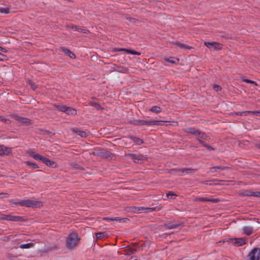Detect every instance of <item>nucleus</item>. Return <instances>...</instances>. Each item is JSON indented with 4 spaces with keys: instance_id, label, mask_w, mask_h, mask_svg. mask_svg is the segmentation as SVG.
<instances>
[{
    "instance_id": "47",
    "label": "nucleus",
    "mask_w": 260,
    "mask_h": 260,
    "mask_svg": "<svg viewBox=\"0 0 260 260\" xmlns=\"http://www.w3.org/2000/svg\"><path fill=\"white\" fill-rule=\"evenodd\" d=\"M258 147L260 148V144L258 145Z\"/></svg>"
},
{
    "instance_id": "43",
    "label": "nucleus",
    "mask_w": 260,
    "mask_h": 260,
    "mask_svg": "<svg viewBox=\"0 0 260 260\" xmlns=\"http://www.w3.org/2000/svg\"><path fill=\"white\" fill-rule=\"evenodd\" d=\"M0 50L3 51V52H6L7 50L6 49L2 48V47H0Z\"/></svg>"
},
{
    "instance_id": "38",
    "label": "nucleus",
    "mask_w": 260,
    "mask_h": 260,
    "mask_svg": "<svg viewBox=\"0 0 260 260\" xmlns=\"http://www.w3.org/2000/svg\"><path fill=\"white\" fill-rule=\"evenodd\" d=\"M0 120L3 121L6 123H10L11 122L10 120L8 119L4 118L1 116H0Z\"/></svg>"
},
{
    "instance_id": "42",
    "label": "nucleus",
    "mask_w": 260,
    "mask_h": 260,
    "mask_svg": "<svg viewBox=\"0 0 260 260\" xmlns=\"http://www.w3.org/2000/svg\"><path fill=\"white\" fill-rule=\"evenodd\" d=\"M200 143H203V146H204L205 147H206L208 149H209V150H213V149H214L212 147H211V146H208V145H205V144H204V142H203L200 141Z\"/></svg>"
},
{
    "instance_id": "2",
    "label": "nucleus",
    "mask_w": 260,
    "mask_h": 260,
    "mask_svg": "<svg viewBox=\"0 0 260 260\" xmlns=\"http://www.w3.org/2000/svg\"><path fill=\"white\" fill-rule=\"evenodd\" d=\"M27 153L35 159L37 160H41L49 167H53L55 162L53 161L50 160L48 158L45 157L38 153H36L33 150H29Z\"/></svg>"
},
{
    "instance_id": "36",
    "label": "nucleus",
    "mask_w": 260,
    "mask_h": 260,
    "mask_svg": "<svg viewBox=\"0 0 260 260\" xmlns=\"http://www.w3.org/2000/svg\"><path fill=\"white\" fill-rule=\"evenodd\" d=\"M105 236V233L103 232H99L96 234V236L98 238H101Z\"/></svg>"
},
{
    "instance_id": "4",
    "label": "nucleus",
    "mask_w": 260,
    "mask_h": 260,
    "mask_svg": "<svg viewBox=\"0 0 260 260\" xmlns=\"http://www.w3.org/2000/svg\"><path fill=\"white\" fill-rule=\"evenodd\" d=\"M204 45L209 49L212 50H220L222 49L223 45L217 42H205Z\"/></svg>"
},
{
    "instance_id": "29",
    "label": "nucleus",
    "mask_w": 260,
    "mask_h": 260,
    "mask_svg": "<svg viewBox=\"0 0 260 260\" xmlns=\"http://www.w3.org/2000/svg\"><path fill=\"white\" fill-rule=\"evenodd\" d=\"M26 164L28 165V166H30L32 169H37L38 168V165H37L35 163H34V162H31L29 161H27L26 162Z\"/></svg>"
},
{
    "instance_id": "14",
    "label": "nucleus",
    "mask_w": 260,
    "mask_h": 260,
    "mask_svg": "<svg viewBox=\"0 0 260 260\" xmlns=\"http://www.w3.org/2000/svg\"><path fill=\"white\" fill-rule=\"evenodd\" d=\"M242 230L244 234L249 236L252 234L253 228L251 226H245L242 228Z\"/></svg>"
},
{
    "instance_id": "5",
    "label": "nucleus",
    "mask_w": 260,
    "mask_h": 260,
    "mask_svg": "<svg viewBox=\"0 0 260 260\" xmlns=\"http://www.w3.org/2000/svg\"><path fill=\"white\" fill-rule=\"evenodd\" d=\"M57 108L60 111L64 112L69 115H74L77 113V111L75 109L66 106L58 105L57 106Z\"/></svg>"
},
{
    "instance_id": "46",
    "label": "nucleus",
    "mask_w": 260,
    "mask_h": 260,
    "mask_svg": "<svg viewBox=\"0 0 260 260\" xmlns=\"http://www.w3.org/2000/svg\"><path fill=\"white\" fill-rule=\"evenodd\" d=\"M180 47L182 48H183V47H185V45L183 44H181V45H180Z\"/></svg>"
},
{
    "instance_id": "26",
    "label": "nucleus",
    "mask_w": 260,
    "mask_h": 260,
    "mask_svg": "<svg viewBox=\"0 0 260 260\" xmlns=\"http://www.w3.org/2000/svg\"><path fill=\"white\" fill-rule=\"evenodd\" d=\"M33 244L31 243H26L21 244L20 246V248L21 249H25V248H29L32 247Z\"/></svg>"
},
{
    "instance_id": "28",
    "label": "nucleus",
    "mask_w": 260,
    "mask_h": 260,
    "mask_svg": "<svg viewBox=\"0 0 260 260\" xmlns=\"http://www.w3.org/2000/svg\"><path fill=\"white\" fill-rule=\"evenodd\" d=\"M150 111L152 112L158 113L161 111V109L158 106H153L151 108Z\"/></svg>"
},
{
    "instance_id": "30",
    "label": "nucleus",
    "mask_w": 260,
    "mask_h": 260,
    "mask_svg": "<svg viewBox=\"0 0 260 260\" xmlns=\"http://www.w3.org/2000/svg\"><path fill=\"white\" fill-rule=\"evenodd\" d=\"M251 114V111H245L243 112H239L236 113V115H244L246 116L248 114Z\"/></svg>"
},
{
    "instance_id": "35",
    "label": "nucleus",
    "mask_w": 260,
    "mask_h": 260,
    "mask_svg": "<svg viewBox=\"0 0 260 260\" xmlns=\"http://www.w3.org/2000/svg\"><path fill=\"white\" fill-rule=\"evenodd\" d=\"M243 81H244L245 82L247 83H252V84H253L254 85H256V82L255 81L250 80L249 79H245L243 80Z\"/></svg>"
},
{
    "instance_id": "15",
    "label": "nucleus",
    "mask_w": 260,
    "mask_h": 260,
    "mask_svg": "<svg viewBox=\"0 0 260 260\" xmlns=\"http://www.w3.org/2000/svg\"><path fill=\"white\" fill-rule=\"evenodd\" d=\"M180 225V224L177 223H169L165 224V228L168 230H171L173 229H176L178 228Z\"/></svg>"
},
{
    "instance_id": "16",
    "label": "nucleus",
    "mask_w": 260,
    "mask_h": 260,
    "mask_svg": "<svg viewBox=\"0 0 260 260\" xmlns=\"http://www.w3.org/2000/svg\"><path fill=\"white\" fill-rule=\"evenodd\" d=\"M11 8L10 7H1L0 13L7 14L11 12Z\"/></svg>"
},
{
    "instance_id": "20",
    "label": "nucleus",
    "mask_w": 260,
    "mask_h": 260,
    "mask_svg": "<svg viewBox=\"0 0 260 260\" xmlns=\"http://www.w3.org/2000/svg\"><path fill=\"white\" fill-rule=\"evenodd\" d=\"M74 132L78 135L83 138H85L88 136L87 133L84 131L74 129Z\"/></svg>"
},
{
    "instance_id": "39",
    "label": "nucleus",
    "mask_w": 260,
    "mask_h": 260,
    "mask_svg": "<svg viewBox=\"0 0 260 260\" xmlns=\"http://www.w3.org/2000/svg\"><path fill=\"white\" fill-rule=\"evenodd\" d=\"M213 88L216 91H218L221 90V87L219 85L216 84L214 85Z\"/></svg>"
},
{
    "instance_id": "45",
    "label": "nucleus",
    "mask_w": 260,
    "mask_h": 260,
    "mask_svg": "<svg viewBox=\"0 0 260 260\" xmlns=\"http://www.w3.org/2000/svg\"><path fill=\"white\" fill-rule=\"evenodd\" d=\"M4 55L1 53H0V60H3V58H2V57H4Z\"/></svg>"
},
{
    "instance_id": "32",
    "label": "nucleus",
    "mask_w": 260,
    "mask_h": 260,
    "mask_svg": "<svg viewBox=\"0 0 260 260\" xmlns=\"http://www.w3.org/2000/svg\"><path fill=\"white\" fill-rule=\"evenodd\" d=\"M179 171L183 174H189L191 172L190 169H181L179 170Z\"/></svg>"
},
{
    "instance_id": "8",
    "label": "nucleus",
    "mask_w": 260,
    "mask_h": 260,
    "mask_svg": "<svg viewBox=\"0 0 260 260\" xmlns=\"http://www.w3.org/2000/svg\"><path fill=\"white\" fill-rule=\"evenodd\" d=\"M130 158L136 163L141 164L145 159V157L142 155H136L134 154H131L129 155Z\"/></svg>"
},
{
    "instance_id": "3",
    "label": "nucleus",
    "mask_w": 260,
    "mask_h": 260,
    "mask_svg": "<svg viewBox=\"0 0 260 260\" xmlns=\"http://www.w3.org/2000/svg\"><path fill=\"white\" fill-rule=\"evenodd\" d=\"M18 203L21 206L28 207H39L42 206L41 202L32 200H22L19 202Z\"/></svg>"
},
{
    "instance_id": "11",
    "label": "nucleus",
    "mask_w": 260,
    "mask_h": 260,
    "mask_svg": "<svg viewBox=\"0 0 260 260\" xmlns=\"http://www.w3.org/2000/svg\"><path fill=\"white\" fill-rule=\"evenodd\" d=\"M12 153L11 149L4 145H0V155H8Z\"/></svg>"
},
{
    "instance_id": "13",
    "label": "nucleus",
    "mask_w": 260,
    "mask_h": 260,
    "mask_svg": "<svg viewBox=\"0 0 260 260\" xmlns=\"http://www.w3.org/2000/svg\"><path fill=\"white\" fill-rule=\"evenodd\" d=\"M135 124L137 125H153V120L152 121H146V120H137L135 123Z\"/></svg>"
},
{
    "instance_id": "7",
    "label": "nucleus",
    "mask_w": 260,
    "mask_h": 260,
    "mask_svg": "<svg viewBox=\"0 0 260 260\" xmlns=\"http://www.w3.org/2000/svg\"><path fill=\"white\" fill-rule=\"evenodd\" d=\"M248 256L250 260H259L260 258V249L258 248H253L249 253Z\"/></svg>"
},
{
    "instance_id": "48",
    "label": "nucleus",
    "mask_w": 260,
    "mask_h": 260,
    "mask_svg": "<svg viewBox=\"0 0 260 260\" xmlns=\"http://www.w3.org/2000/svg\"><path fill=\"white\" fill-rule=\"evenodd\" d=\"M134 260H138V259H134Z\"/></svg>"
},
{
    "instance_id": "22",
    "label": "nucleus",
    "mask_w": 260,
    "mask_h": 260,
    "mask_svg": "<svg viewBox=\"0 0 260 260\" xmlns=\"http://www.w3.org/2000/svg\"><path fill=\"white\" fill-rule=\"evenodd\" d=\"M165 60L169 62L172 63H176L179 61V60L177 58L174 57H169L168 58H166Z\"/></svg>"
},
{
    "instance_id": "19",
    "label": "nucleus",
    "mask_w": 260,
    "mask_h": 260,
    "mask_svg": "<svg viewBox=\"0 0 260 260\" xmlns=\"http://www.w3.org/2000/svg\"><path fill=\"white\" fill-rule=\"evenodd\" d=\"M131 139L137 145H141L144 143L143 141L136 137H131Z\"/></svg>"
},
{
    "instance_id": "17",
    "label": "nucleus",
    "mask_w": 260,
    "mask_h": 260,
    "mask_svg": "<svg viewBox=\"0 0 260 260\" xmlns=\"http://www.w3.org/2000/svg\"><path fill=\"white\" fill-rule=\"evenodd\" d=\"M187 132L191 134L194 135H196V136H200L201 134V133L200 131H199L198 130L194 128H192V127L189 128L187 129Z\"/></svg>"
},
{
    "instance_id": "6",
    "label": "nucleus",
    "mask_w": 260,
    "mask_h": 260,
    "mask_svg": "<svg viewBox=\"0 0 260 260\" xmlns=\"http://www.w3.org/2000/svg\"><path fill=\"white\" fill-rule=\"evenodd\" d=\"M156 207H152V208H144L142 207H132V211L136 212V213H147L150 211H153L155 210Z\"/></svg>"
},
{
    "instance_id": "21",
    "label": "nucleus",
    "mask_w": 260,
    "mask_h": 260,
    "mask_svg": "<svg viewBox=\"0 0 260 260\" xmlns=\"http://www.w3.org/2000/svg\"><path fill=\"white\" fill-rule=\"evenodd\" d=\"M117 51H121V50H123L124 51H125L126 53H128V54H140L139 53H138L136 51H133V50H128V49H123V48H119V49H118L116 50Z\"/></svg>"
},
{
    "instance_id": "18",
    "label": "nucleus",
    "mask_w": 260,
    "mask_h": 260,
    "mask_svg": "<svg viewBox=\"0 0 260 260\" xmlns=\"http://www.w3.org/2000/svg\"><path fill=\"white\" fill-rule=\"evenodd\" d=\"M63 52L65 54L69 56L71 58H75V55L70 50L67 48H63L62 49Z\"/></svg>"
},
{
    "instance_id": "25",
    "label": "nucleus",
    "mask_w": 260,
    "mask_h": 260,
    "mask_svg": "<svg viewBox=\"0 0 260 260\" xmlns=\"http://www.w3.org/2000/svg\"><path fill=\"white\" fill-rule=\"evenodd\" d=\"M246 196H254V197H260V192L259 191H248L246 194Z\"/></svg>"
},
{
    "instance_id": "37",
    "label": "nucleus",
    "mask_w": 260,
    "mask_h": 260,
    "mask_svg": "<svg viewBox=\"0 0 260 260\" xmlns=\"http://www.w3.org/2000/svg\"><path fill=\"white\" fill-rule=\"evenodd\" d=\"M251 114L256 116H260V111H251Z\"/></svg>"
},
{
    "instance_id": "10",
    "label": "nucleus",
    "mask_w": 260,
    "mask_h": 260,
    "mask_svg": "<svg viewBox=\"0 0 260 260\" xmlns=\"http://www.w3.org/2000/svg\"><path fill=\"white\" fill-rule=\"evenodd\" d=\"M2 218L8 221H18L21 220V217L20 216H12L10 215H3Z\"/></svg>"
},
{
    "instance_id": "34",
    "label": "nucleus",
    "mask_w": 260,
    "mask_h": 260,
    "mask_svg": "<svg viewBox=\"0 0 260 260\" xmlns=\"http://www.w3.org/2000/svg\"><path fill=\"white\" fill-rule=\"evenodd\" d=\"M91 105L98 110L101 109V106L96 103H91Z\"/></svg>"
},
{
    "instance_id": "23",
    "label": "nucleus",
    "mask_w": 260,
    "mask_h": 260,
    "mask_svg": "<svg viewBox=\"0 0 260 260\" xmlns=\"http://www.w3.org/2000/svg\"><path fill=\"white\" fill-rule=\"evenodd\" d=\"M198 200L202 202H208L211 201L212 202H216V200L214 199H209L206 197H202L198 199Z\"/></svg>"
},
{
    "instance_id": "40",
    "label": "nucleus",
    "mask_w": 260,
    "mask_h": 260,
    "mask_svg": "<svg viewBox=\"0 0 260 260\" xmlns=\"http://www.w3.org/2000/svg\"><path fill=\"white\" fill-rule=\"evenodd\" d=\"M29 84L31 86V88L35 90V89L37 88V86L35 84L33 83L32 82H31V81H29Z\"/></svg>"
},
{
    "instance_id": "12",
    "label": "nucleus",
    "mask_w": 260,
    "mask_h": 260,
    "mask_svg": "<svg viewBox=\"0 0 260 260\" xmlns=\"http://www.w3.org/2000/svg\"><path fill=\"white\" fill-rule=\"evenodd\" d=\"M16 120H17L19 122L21 123H25L26 124L30 123V120L29 119L26 118H24L22 117H20L17 115H14L12 116Z\"/></svg>"
},
{
    "instance_id": "27",
    "label": "nucleus",
    "mask_w": 260,
    "mask_h": 260,
    "mask_svg": "<svg viewBox=\"0 0 260 260\" xmlns=\"http://www.w3.org/2000/svg\"><path fill=\"white\" fill-rule=\"evenodd\" d=\"M103 220H106L107 221H117L120 222L122 220V219H120V218H119L117 217L114 218H108V217H104Z\"/></svg>"
},
{
    "instance_id": "33",
    "label": "nucleus",
    "mask_w": 260,
    "mask_h": 260,
    "mask_svg": "<svg viewBox=\"0 0 260 260\" xmlns=\"http://www.w3.org/2000/svg\"><path fill=\"white\" fill-rule=\"evenodd\" d=\"M176 195L173 192L169 191L167 193V197L169 199H174V197H176Z\"/></svg>"
},
{
    "instance_id": "9",
    "label": "nucleus",
    "mask_w": 260,
    "mask_h": 260,
    "mask_svg": "<svg viewBox=\"0 0 260 260\" xmlns=\"http://www.w3.org/2000/svg\"><path fill=\"white\" fill-rule=\"evenodd\" d=\"M229 240L237 246H242L246 243L245 239L243 238L230 239Z\"/></svg>"
},
{
    "instance_id": "31",
    "label": "nucleus",
    "mask_w": 260,
    "mask_h": 260,
    "mask_svg": "<svg viewBox=\"0 0 260 260\" xmlns=\"http://www.w3.org/2000/svg\"><path fill=\"white\" fill-rule=\"evenodd\" d=\"M165 121L161 120H153V125H161L164 124Z\"/></svg>"
},
{
    "instance_id": "1",
    "label": "nucleus",
    "mask_w": 260,
    "mask_h": 260,
    "mask_svg": "<svg viewBox=\"0 0 260 260\" xmlns=\"http://www.w3.org/2000/svg\"><path fill=\"white\" fill-rule=\"evenodd\" d=\"M80 241V238L76 233L70 234L67 238V247L69 249H72L75 247Z\"/></svg>"
},
{
    "instance_id": "41",
    "label": "nucleus",
    "mask_w": 260,
    "mask_h": 260,
    "mask_svg": "<svg viewBox=\"0 0 260 260\" xmlns=\"http://www.w3.org/2000/svg\"><path fill=\"white\" fill-rule=\"evenodd\" d=\"M8 197V194L6 193H0V198H5Z\"/></svg>"
},
{
    "instance_id": "44",
    "label": "nucleus",
    "mask_w": 260,
    "mask_h": 260,
    "mask_svg": "<svg viewBox=\"0 0 260 260\" xmlns=\"http://www.w3.org/2000/svg\"><path fill=\"white\" fill-rule=\"evenodd\" d=\"M71 27H72V28H73V29L74 30H78V31H80V30H81V29H80V30H78V29H77V27H76V26H72Z\"/></svg>"
},
{
    "instance_id": "24",
    "label": "nucleus",
    "mask_w": 260,
    "mask_h": 260,
    "mask_svg": "<svg viewBox=\"0 0 260 260\" xmlns=\"http://www.w3.org/2000/svg\"><path fill=\"white\" fill-rule=\"evenodd\" d=\"M230 168L229 167H223L221 166H218L214 167L211 168V170H212V171H216L217 169L228 170V169H229Z\"/></svg>"
}]
</instances>
